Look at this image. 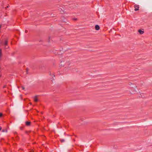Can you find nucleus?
<instances>
[{
  "label": "nucleus",
  "mask_w": 152,
  "mask_h": 152,
  "mask_svg": "<svg viewBox=\"0 0 152 152\" xmlns=\"http://www.w3.org/2000/svg\"><path fill=\"white\" fill-rule=\"evenodd\" d=\"M9 7V6H7V7Z\"/></svg>",
  "instance_id": "nucleus-15"
},
{
  "label": "nucleus",
  "mask_w": 152,
  "mask_h": 152,
  "mask_svg": "<svg viewBox=\"0 0 152 152\" xmlns=\"http://www.w3.org/2000/svg\"><path fill=\"white\" fill-rule=\"evenodd\" d=\"M50 75H51V73L50 74Z\"/></svg>",
  "instance_id": "nucleus-17"
},
{
  "label": "nucleus",
  "mask_w": 152,
  "mask_h": 152,
  "mask_svg": "<svg viewBox=\"0 0 152 152\" xmlns=\"http://www.w3.org/2000/svg\"><path fill=\"white\" fill-rule=\"evenodd\" d=\"M30 123H31L30 122H28V121L26 122V125L27 126H29V125H30Z\"/></svg>",
  "instance_id": "nucleus-6"
},
{
  "label": "nucleus",
  "mask_w": 152,
  "mask_h": 152,
  "mask_svg": "<svg viewBox=\"0 0 152 152\" xmlns=\"http://www.w3.org/2000/svg\"><path fill=\"white\" fill-rule=\"evenodd\" d=\"M22 88H23V89H24V88L23 87H22Z\"/></svg>",
  "instance_id": "nucleus-13"
},
{
  "label": "nucleus",
  "mask_w": 152,
  "mask_h": 152,
  "mask_svg": "<svg viewBox=\"0 0 152 152\" xmlns=\"http://www.w3.org/2000/svg\"><path fill=\"white\" fill-rule=\"evenodd\" d=\"M61 142H63L65 141L64 140V139H61Z\"/></svg>",
  "instance_id": "nucleus-8"
},
{
  "label": "nucleus",
  "mask_w": 152,
  "mask_h": 152,
  "mask_svg": "<svg viewBox=\"0 0 152 152\" xmlns=\"http://www.w3.org/2000/svg\"><path fill=\"white\" fill-rule=\"evenodd\" d=\"M2 56V52L1 50V49H0V58H1Z\"/></svg>",
  "instance_id": "nucleus-7"
},
{
  "label": "nucleus",
  "mask_w": 152,
  "mask_h": 152,
  "mask_svg": "<svg viewBox=\"0 0 152 152\" xmlns=\"http://www.w3.org/2000/svg\"><path fill=\"white\" fill-rule=\"evenodd\" d=\"M138 32L140 34H143L144 32L143 31H142L140 29L138 30Z\"/></svg>",
  "instance_id": "nucleus-3"
},
{
  "label": "nucleus",
  "mask_w": 152,
  "mask_h": 152,
  "mask_svg": "<svg viewBox=\"0 0 152 152\" xmlns=\"http://www.w3.org/2000/svg\"><path fill=\"white\" fill-rule=\"evenodd\" d=\"M1 127H0V131L1 130Z\"/></svg>",
  "instance_id": "nucleus-10"
},
{
  "label": "nucleus",
  "mask_w": 152,
  "mask_h": 152,
  "mask_svg": "<svg viewBox=\"0 0 152 152\" xmlns=\"http://www.w3.org/2000/svg\"><path fill=\"white\" fill-rule=\"evenodd\" d=\"M5 87V86H4V88Z\"/></svg>",
  "instance_id": "nucleus-18"
},
{
  "label": "nucleus",
  "mask_w": 152,
  "mask_h": 152,
  "mask_svg": "<svg viewBox=\"0 0 152 152\" xmlns=\"http://www.w3.org/2000/svg\"><path fill=\"white\" fill-rule=\"evenodd\" d=\"M8 48V47H5V48H6H6Z\"/></svg>",
  "instance_id": "nucleus-12"
},
{
  "label": "nucleus",
  "mask_w": 152,
  "mask_h": 152,
  "mask_svg": "<svg viewBox=\"0 0 152 152\" xmlns=\"http://www.w3.org/2000/svg\"><path fill=\"white\" fill-rule=\"evenodd\" d=\"M34 100L35 102H37L38 101V99L37 98V96H35L34 97Z\"/></svg>",
  "instance_id": "nucleus-5"
},
{
  "label": "nucleus",
  "mask_w": 152,
  "mask_h": 152,
  "mask_svg": "<svg viewBox=\"0 0 152 152\" xmlns=\"http://www.w3.org/2000/svg\"><path fill=\"white\" fill-rule=\"evenodd\" d=\"M8 44V40L7 39H6L5 40L4 45H7Z\"/></svg>",
  "instance_id": "nucleus-4"
},
{
  "label": "nucleus",
  "mask_w": 152,
  "mask_h": 152,
  "mask_svg": "<svg viewBox=\"0 0 152 152\" xmlns=\"http://www.w3.org/2000/svg\"><path fill=\"white\" fill-rule=\"evenodd\" d=\"M134 7L135 8L134 10L135 11H137L139 10V6L135 4L134 5Z\"/></svg>",
  "instance_id": "nucleus-1"
},
{
  "label": "nucleus",
  "mask_w": 152,
  "mask_h": 152,
  "mask_svg": "<svg viewBox=\"0 0 152 152\" xmlns=\"http://www.w3.org/2000/svg\"><path fill=\"white\" fill-rule=\"evenodd\" d=\"M53 76H54V74H53Z\"/></svg>",
  "instance_id": "nucleus-14"
},
{
  "label": "nucleus",
  "mask_w": 152,
  "mask_h": 152,
  "mask_svg": "<svg viewBox=\"0 0 152 152\" xmlns=\"http://www.w3.org/2000/svg\"><path fill=\"white\" fill-rule=\"evenodd\" d=\"M95 28L97 30H99L100 28L99 27L98 25H96L95 26Z\"/></svg>",
  "instance_id": "nucleus-2"
},
{
  "label": "nucleus",
  "mask_w": 152,
  "mask_h": 152,
  "mask_svg": "<svg viewBox=\"0 0 152 152\" xmlns=\"http://www.w3.org/2000/svg\"><path fill=\"white\" fill-rule=\"evenodd\" d=\"M2 115V114L1 113H0V117H1Z\"/></svg>",
  "instance_id": "nucleus-9"
},
{
  "label": "nucleus",
  "mask_w": 152,
  "mask_h": 152,
  "mask_svg": "<svg viewBox=\"0 0 152 152\" xmlns=\"http://www.w3.org/2000/svg\"><path fill=\"white\" fill-rule=\"evenodd\" d=\"M30 104H31V103H30Z\"/></svg>",
  "instance_id": "nucleus-16"
},
{
  "label": "nucleus",
  "mask_w": 152,
  "mask_h": 152,
  "mask_svg": "<svg viewBox=\"0 0 152 152\" xmlns=\"http://www.w3.org/2000/svg\"><path fill=\"white\" fill-rule=\"evenodd\" d=\"M2 132H5V131H4V130H2Z\"/></svg>",
  "instance_id": "nucleus-11"
}]
</instances>
